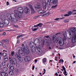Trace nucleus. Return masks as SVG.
<instances>
[{
  "label": "nucleus",
  "instance_id": "1",
  "mask_svg": "<svg viewBox=\"0 0 76 76\" xmlns=\"http://www.w3.org/2000/svg\"><path fill=\"white\" fill-rule=\"evenodd\" d=\"M35 7L37 10H39V11H38V13L43 14H41V16L45 17V16L49 15L48 12H47V11H43L42 10V5L40 3L38 2L37 4V7Z\"/></svg>",
  "mask_w": 76,
  "mask_h": 76
},
{
  "label": "nucleus",
  "instance_id": "2",
  "mask_svg": "<svg viewBox=\"0 0 76 76\" xmlns=\"http://www.w3.org/2000/svg\"><path fill=\"white\" fill-rule=\"evenodd\" d=\"M7 16L8 19H10V20L12 22H17V18L15 14L11 13L10 14V13H8L7 14Z\"/></svg>",
  "mask_w": 76,
  "mask_h": 76
},
{
  "label": "nucleus",
  "instance_id": "3",
  "mask_svg": "<svg viewBox=\"0 0 76 76\" xmlns=\"http://www.w3.org/2000/svg\"><path fill=\"white\" fill-rule=\"evenodd\" d=\"M58 39L59 41L58 42L59 45L61 46H62V45H63L64 42H65L66 40V37L64 36L63 39L61 37H58Z\"/></svg>",
  "mask_w": 76,
  "mask_h": 76
},
{
  "label": "nucleus",
  "instance_id": "4",
  "mask_svg": "<svg viewBox=\"0 0 76 76\" xmlns=\"http://www.w3.org/2000/svg\"><path fill=\"white\" fill-rule=\"evenodd\" d=\"M21 50L23 51H24V53L26 54H28L29 53V51L28 48L26 46L21 47Z\"/></svg>",
  "mask_w": 76,
  "mask_h": 76
},
{
  "label": "nucleus",
  "instance_id": "5",
  "mask_svg": "<svg viewBox=\"0 0 76 76\" xmlns=\"http://www.w3.org/2000/svg\"><path fill=\"white\" fill-rule=\"evenodd\" d=\"M14 12L15 13L16 15V16L15 15V16L16 18H17V20L18 19H20L21 18H22V14H20L19 12V11L15 10L14 11Z\"/></svg>",
  "mask_w": 76,
  "mask_h": 76
},
{
  "label": "nucleus",
  "instance_id": "6",
  "mask_svg": "<svg viewBox=\"0 0 76 76\" xmlns=\"http://www.w3.org/2000/svg\"><path fill=\"white\" fill-rule=\"evenodd\" d=\"M15 57L16 58H18L19 59H20V62H22V60H23V58H21L20 57V56L19 55V53H16L15 54Z\"/></svg>",
  "mask_w": 76,
  "mask_h": 76
},
{
  "label": "nucleus",
  "instance_id": "7",
  "mask_svg": "<svg viewBox=\"0 0 76 76\" xmlns=\"http://www.w3.org/2000/svg\"><path fill=\"white\" fill-rule=\"evenodd\" d=\"M70 31L73 33V35H76V28L75 27L72 28L70 29Z\"/></svg>",
  "mask_w": 76,
  "mask_h": 76
},
{
  "label": "nucleus",
  "instance_id": "8",
  "mask_svg": "<svg viewBox=\"0 0 76 76\" xmlns=\"http://www.w3.org/2000/svg\"><path fill=\"white\" fill-rule=\"evenodd\" d=\"M36 51L37 54H40L41 53V52H42V50L40 48L38 47H36Z\"/></svg>",
  "mask_w": 76,
  "mask_h": 76
},
{
  "label": "nucleus",
  "instance_id": "9",
  "mask_svg": "<svg viewBox=\"0 0 76 76\" xmlns=\"http://www.w3.org/2000/svg\"><path fill=\"white\" fill-rule=\"evenodd\" d=\"M72 43H75L76 42V35H72Z\"/></svg>",
  "mask_w": 76,
  "mask_h": 76
},
{
  "label": "nucleus",
  "instance_id": "10",
  "mask_svg": "<svg viewBox=\"0 0 76 76\" xmlns=\"http://www.w3.org/2000/svg\"><path fill=\"white\" fill-rule=\"evenodd\" d=\"M4 25H5V26H6L7 25H8L10 23L9 21V20L7 19H5L4 20Z\"/></svg>",
  "mask_w": 76,
  "mask_h": 76
},
{
  "label": "nucleus",
  "instance_id": "11",
  "mask_svg": "<svg viewBox=\"0 0 76 76\" xmlns=\"http://www.w3.org/2000/svg\"><path fill=\"white\" fill-rule=\"evenodd\" d=\"M12 63H11L12 64H14V65H15L16 63H17V60H16V58H12Z\"/></svg>",
  "mask_w": 76,
  "mask_h": 76
},
{
  "label": "nucleus",
  "instance_id": "12",
  "mask_svg": "<svg viewBox=\"0 0 76 76\" xmlns=\"http://www.w3.org/2000/svg\"><path fill=\"white\" fill-rule=\"evenodd\" d=\"M34 42L36 45H38V44H39V40L38 39H36L34 41Z\"/></svg>",
  "mask_w": 76,
  "mask_h": 76
},
{
  "label": "nucleus",
  "instance_id": "13",
  "mask_svg": "<svg viewBox=\"0 0 76 76\" xmlns=\"http://www.w3.org/2000/svg\"><path fill=\"white\" fill-rule=\"evenodd\" d=\"M24 60L26 62L29 61L31 60V58L28 56H26L24 57Z\"/></svg>",
  "mask_w": 76,
  "mask_h": 76
},
{
  "label": "nucleus",
  "instance_id": "14",
  "mask_svg": "<svg viewBox=\"0 0 76 76\" xmlns=\"http://www.w3.org/2000/svg\"><path fill=\"white\" fill-rule=\"evenodd\" d=\"M18 10L20 13H23V9L22 7H19L18 8Z\"/></svg>",
  "mask_w": 76,
  "mask_h": 76
},
{
  "label": "nucleus",
  "instance_id": "15",
  "mask_svg": "<svg viewBox=\"0 0 76 76\" xmlns=\"http://www.w3.org/2000/svg\"><path fill=\"white\" fill-rule=\"evenodd\" d=\"M53 39L54 42H56V43L58 42V40L57 39V37H53Z\"/></svg>",
  "mask_w": 76,
  "mask_h": 76
},
{
  "label": "nucleus",
  "instance_id": "16",
  "mask_svg": "<svg viewBox=\"0 0 76 76\" xmlns=\"http://www.w3.org/2000/svg\"><path fill=\"white\" fill-rule=\"evenodd\" d=\"M29 7L31 9V13L32 14H34V13H35V11L34 10V9H33V8L32 7V6L31 5H29Z\"/></svg>",
  "mask_w": 76,
  "mask_h": 76
},
{
  "label": "nucleus",
  "instance_id": "17",
  "mask_svg": "<svg viewBox=\"0 0 76 76\" xmlns=\"http://www.w3.org/2000/svg\"><path fill=\"white\" fill-rule=\"evenodd\" d=\"M66 37L68 38V39H70L72 38V34H71V33L69 32V34L68 35L67 34V33H66Z\"/></svg>",
  "mask_w": 76,
  "mask_h": 76
},
{
  "label": "nucleus",
  "instance_id": "18",
  "mask_svg": "<svg viewBox=\"0 0 76 76\" xmlns=\"http://www.w3.org/2000/svg\"><path fill=\"white\" fill-rule=\"evenodd\" d=\"M62 68L64 70V72L63 73L64 75H65V76H67V74H66V73H67V72H66V68L65 67H64V66H62Z\"/></svg>",
  "mask_w": 76,
  "mask_h": 76
},
{
  "label": "nucleus",
  "instance_id": "19",
  "mask_svg": "<svg viewBox=\"0 0 76 76\" xmlns=\"http://www.w3.org/2000/svg\"><path fill=\"white\" fill-rule=\"evenodd\" d=\"M3 26H6L4 24H3V23L2 20L1 21H0V28H3Z\"/></svg>",
  "mask_w": 76,
  "mask_h": 76
},
{
  "label": "nucleus",
  "instance_id": "20",
  "mask_svg": "<svg viewBox=\"0 0 76 76\" xmlns=\"http://www.w3.org/2000/svg\"><path fill=\"white\" fill-rule=\"evenodd\" d=\"M50 1L51 3H52L54 4H57V0H50Z\"/></svg>",
  "mask_w": 76,
  "mask_h": 76
},
{
  "label": "nucleus",
  "instance_id": "21",
  "mask_svg": "<svg viewBox=\"0 0 76 76\" xmlns=\"http://www.w3.org/2000/svg\"><path fill=\"white\" fill-rule=\"evenodd\" d=\"M0 74L1 75V76H7V73L4 72H2L0 73Z\"/></svg>",
  "mask_w": 76,
  "mask_h": 76
},
{
  "label": "nucleus",
  "instance_id": "22",
  "mask_svg": "<svg viewBox=\"0 0 76 76\" xmlns=\"http://www.w3.org/2000/svg\"><path fill=\"white\" fill-rule=\"evenodd\" d=\"M43 8L44 9H47V4L45 3V2H43L42 3Z\"/></svg>",
  "mask_w": 76,
  "mask_h": 76
},
{
  "label": "nucleus",
  "instance_id": "23",
  "mask_svg": "<svg viewBox=\"0 0 76 76\" xmlns=\"http://www.w3.org/2000/svg\"><path fill=\"white\" fill-rule=\"evenodd\" d=\"M24 11L25 13H28L29 11V10L28 8L26 7L25 8Z\"/></svg>",
  "mask_w": 76,
  "mask_h": 76
},
{
  "label": "nucleus",
  "instance_id": "24",
  "mask_svg": "<svg viewBox=\"0 0 76 76\" xmlns=\"http://www.w3.org/2000/svg\"><path fill=\"white\" fill-rule=\"evenodd\" d=\"M51 42V40H45L44 42V43H45L46 44H50Z\"/></svg>",
  "mask_w": 76,
  "mask_h": 76
},
{
  "label": "nucleus",
  "instance_id": "25",
  "mask_svg": "<svg viewBox=\"0 0 76 76\" xmlns=\"http://www.w3.org/2000/svg\"><path fill=\"white\" fill-rule=\"evenodd\" d=\"M45 3L46 4H48V5H49V6H50V1H49V0H45Z\"/></svg>",
  "mask_w": 76,
  "mask_h": 76
},
{
  "label": "nucleus",
  "instance_id": "26",
  "mask_svg": "<svg viewBox=\"0 0 76 76\" xmlns=\"http://www.w3.org/2000/svg\"><path fill=\"white\" fill-rule=\"evenodd\" d=\"M4 58V61L7 62V61H8V60H9V58H8L7 56Z\"/></svg>",
  "mask_w": 76,
  "mask_h": 76
},
{
  "label": "nucleus",
  "instance_id": "27",
  "mask_svg": "<svg viewBox=\"0 0 76 76\" xmlns=\"http://www.w3.org/2000/svg\"><path fill=\"white\" fill-rule=\"evenodd\" d=\"M40 26V27H41V26H42V23H39L37 25H34V28H35L36 27H37V26Z\"/></svg>",
  "mask_w": 76,
  "mask_h": 76
},
{
  "label": "nucleus",
  "instance_id": "28",
  "mask_svg": "<svg viewBox=\"0 0 76 76\" xmlns=\"http://www.w3.org/2000/svg\"><path fill=\"white\" fill-rule=\"evenodd\" d=\"M2 70L3 72H7V68L6 67H5L2 69Z\"/></svg>",
  "mask_w": 76,
  "mask_h": 76
},
{
  "label": "nucleus",
  "instance_id": "29",
  "mask_svg": "<svg viewBox=\"0 0 76 76\" xmlns=\"http://www.w3.org/2000/svg\"><path fill=\"white\" fill-rule=\"evenodd\" d=\"M2 42H6L7 44H8L9 43V40L8 39H5L2 40Z\"/></svg>",
  "mask_w": 76,
  "mask_h": 76
},
{
  "label": "nucleus",
  "instance_id": "30",
  "mask_svg": "<svg viewBox=\"0 0 76 76\" xmlns=\"http://www.w3.org/2000/svg\"><path fill=\"white\" fill-rule=\"evenodd\" d=\"M8 74L10 75H13L14 74V72L13 71H11L9 72Z\"/></svg>",
  "mask_w": 76,
  "mask_h": 76
},
{
  "label": "nucleus",
  "instance_id": "31",
  "mask_svg": "<svg viewBox=\"0 0 76 76\" xmlns=\"http://www.w3.org/2000/svg\"><path fill=\"white\" fill-rule=\"evenodd\" d=\"M2 56H3V58H4L5 57H7V54L5 53H2Z\"/></svg>",
  "mask_w": 76,
  "mask_h": 76
},
{
  "label": "nucleus",
  "instance_id": "32",
  "mask_svg": "<svg viewBox=\"0 0 76 76\" xmlns=\"http://www.w3.org/2000/svg\"><path fill=\"white\" fill-rule=\"evenodd\" d=\"M10 70H14L15 69V68L14 67V66H12L10 68Z\"/></svg>",
  "mask_w": 76,
  "mask_h": 76
},
{
  "label": "nucleus",
  "instance_id": "33",
  "mask_svg": "<svg viewBox=\"0 0 76 76\" xmlns=\"http://www.w3.org/2000/svg\"><path fill=\"white\" fill-rule=\"evenodd\" d=\"M6 62L5 61H4L2 62V65L3 66H6Z\"/></svg>",
  "mask_w": 76,
  "mask_h": 76
},
{
  "label": "nucleus",
  "instance_id": "34",
  "mask_svg": "<svg viewBox=\"0 0 76 76\" xmlns=\"http://www.w3.org/2000/svg\"><path fill=\"white\" fill-rule=\"evenodd\" d=\"M57 6L58 5L56 4L55 6H52V9H56V7H57Z\"/></svg>",
  "mask_w": 76,
  "mask_h": 76
},
{
  "label": "nucleus",
  "instance_id": "35",
  "mask_svg": "<svg viewBox=\"0 0 76 76\" xmlns=\"http://www.w3.org/2000/svg\"><path fill=\"white\" fill-rule=\"evenodd\" d=\"M11 56H14V54H15V52L13 51H12L11 53Z\"/></svg>",
  "mask_w": 76,
  "mask_h": 76
},
{
  "label": "nucleus",
  "instance_id": "36",
  "mask_svg": "<svg viewBox=\"0 0 76 76\" xmlns=\"http://www.w3.org/2000/svg\"><path fill=\"white\" fill-rule=\"evenodd\" d=\"M43 63H45L47 61V59L46 58H45L43 59Z\"/></svg>",
  "mask_w": 76,
  "mask_h": 76
},
{
  "label": "nucleus",
  "instance_id": "37",
  "mask_svg": "<svg viewBox=\"0 0 76 76\" xmlns=\"http://www.w3.org/2000/svg\"><path fill=\"white\" fill-rule=\"evenodd\" d=\"M33 47L34 46H32L31 48V51H32V53H34V50L33 49Z\"/></svg>",
  "mask_w": 76,
  "mask_h": 76
},
{
  "label": "nucleus",
  "instance_id": "38",
  "mask_svg": "<svg viewBox=\"0 0 76 76\" xmlns=\"http://www.w3.org/2000/svg\"><path fill=\"white\" fill-rule=\"evenodd\" d=\"M10 66H11V64H10L8 63L7 64V66L8 67H10Z\"/></svg>",
  "mask_w": 76,
  "mask_h": 76
},
{
  "label": "nucleus",
  "instance_id": "39",
  "mask_svg": "<svg viewBox=\"0 0 76 76\" xmlns=\"http://www.w3.org/2000/svg\"><path fill=\"white\" fill-rule=\"evenodd\" d=\"M56 36H58V37H60V36L61 35V34H60V33H58L56 34Z\"/></svg>",
  "mask_w": 76,
  "mask_h": 76
},
{
  "label": "nucleus",
  "instance_id": "40",
  "mask_svg": "<svg viewBox=\"0 0 76 76\" xmlns=\"http://www.w3.org/2000/svg\"><path fill=\"white\" fill-rule=\"evenodd\" d=\"M1 17L2 19H4L6 18V16L4 15H2Z\"/></svg>",
  "mask_w": 76,
  "mask_h": 76
},
{
  "label": "nucleus",
  "instance_id": "41",
  "mask_svg": "<svg viewBox=\"0 0 76 76\" xmlns=\"http://www.w3.org/2000/svg\"><path fill=\"white\" fill-rule=\"evenodd\" d=\"M16 66L17 67H19V66H20V65L17 62L16 63Z\"/></svg>",
  "mask_w": 76,
  "mask_h": 76
},
{
  "label": "nucleus",
  "instance_id": "42",
  "mask_svg": "<svg viewBox=\"0 0 76 76\" xmlns=\"http://www.w3.org/2000/svg\"><path fill=\"white\" fill-rule=\"evenodd\" d=\"M9 60L10 63H12V59L10 57H9Z\"/></svg>",
  "mask_w": 76,
  "mask_h": 76
},
{
  "label": "nucleus",
  "instance_id": "43",
  "mask_svg": "<svg viewBox=\"0 0 76 76\" xmlns=\"http://www.w3.org/2000/svg\"><path fill=\"white\" fill-rule=\"evenodd\" d=\"M21 56H24L25 55V53H22L21 52V53L20 54Z\"/></svg>",
  "mask_w": 76,
  "mask_h": 76
},
{
  "label": "nucleus",
  "instance_id": "44",
  "mask_svg": "<svg viewBox=\"0 0 76 76\" xmlns=\"http://www.w3.org/2000/svg\"><path fill=\"white\" fill-rule=\"evenodd\" d=\"M68 22H69V20H64V22L65 23Z\"/></svg>",
  "mask_w": 76,
  "mask_h": 76
},
{
  "label": "nucleus",
  "instance_id": "45",
  "mask_svg": "<svg viewBox=\"0 0 76 76\" xmlns=\"http://www.w3.org/2000/svg\"><path fill=\"white\" fill-rule=\"evenodd\" d=\"M13 26V27H15V28H18V26L17 25H14Z\"/></svg>",
  "mask_w": 76,
  "mask_h": 76
},
{
  "label": "nucleus",
  "instance_id": "46",
  "mask_svg": "<svg viewBox=\"0 0 76 76\" xmlns=\"http://www.w3.org/2000/svg\"><path fill=\"white\" fill-rule=\"evenodd\" d=\"M18 52L19 53V54H21V53H22V51H21V50H20V49H19Z\"/></svg>",
  "mask_w": 76,
  "mask_h": 76
},
{
  "label": "nucleus",
  "instance_id": "47",
  "mask_svg": "<svg viewBox=\"0 0 76 76\" xmlns=\"http://www.w3.org/2000/svg\"><path fill=\"white\" fill-rule=\"evenodd\" d=\"M23 35H19V36H18L17 37V38L19 39V38H20L21 37H22Z\"/></svg>",
  "mask_w": 76,
  "mask_h": 76
},
{
  "label": "nucleus",
  "instance_id": "48",
  "mask_svg": "<svg viewBox=\"0 0 76 76\" xmlns=\"http://www.w3.org/2000/svg\"><path fill=\"white\" fill-rule=\"evenodd\" d=\"M68 14H69V15L70 16V15H71V14H72V12L69 11L68 12Z\"/></svg>",
  "mask_w": 76,
  "mask_h": 76
},
{
  "label": "nucleus",
  "instance_id": "49",
  "mask_svg": "<svg viewBox=\"0 0 76 76\" xmlns=\"http://www.w3.org/2000/svg\"><path fill=\"white\" fill-rule=\"evenodd\" d=\"M64 16H69V14H65L64 15Z\"/></svg>",
  "mask_w": 76,
  "mask_h": 76
},
{
  "label": "nucleus",
  "instance_id": "50",
  "mask_svg": "<svg viewBox=\"0 0 76 76\" xmlns=\"http://www.w3.org/2000/svg\"><path fill=\"white\" fill-rule=\"evenodd\" d=\"M3 43L2 42H0V46H2V45H3Z\"/></svg>",
  "mask_w": 76,
  "mask_h": 76
},
{
  "label": "nucleus",
  "instance_id": "51",
  "mask_svg": "<svg viewBox=\"0 0 76 76\" xmlns=\"http://www.w3.org/2000/svg\"><path fill=\"white\" fill-rule=\"evenodd\" d=\"M39 16V15L37 16L36 17H34V19H37V18H38Z\"/></svg>",
  "mask_w": 76,
  "mask_h": 76
},
{
  "label": "nucleus",
  "instance_id": "52",
  "mask_svg": "<svg viewBox=\"0 0 76 76\" xmlns=\"http://www.w3.org/2000/svg\"><path fill=\"white\" fill-rule=\"evenodd\" d=\"M3 47L4 48V47H6V45H5L3 43V44L2 45Z\"/></svg>",
  "mask_w": 76,
  "mask_h": 76
},
{
  "label": "nucleus",
  "instance_id": "53",
  "mask_svg": "<svg viewBox=\"0 0 76 76\" xmlns=\"http://www.w3.org/2000/svg\"><path fill=\"white\" fill-rule=\"evenodd\" d=\"M38 29V28H34V31H37V29Z\"/></svg>",
  "mask_w": 76,
  "mask_h": 76
},
{
  "label": "nucleus",
  "instance_id": "54",
  "mask_svg": "<svg viewBox=\"0 0 76 76\" xmlns=\"http://www.w3.org/2000/svg\"><path fill=\"white\" fill-rule=\"evenodd\" d=\"M9 2L7 1V6H8V5H9Z\"/></svg>",
  "mask_w": 76,
  "mask_h": 76
},
{
  "label": "nucleus",
  "instance_id": "55",
  "mask_svg": "<svg viewBox=\"0 0 76 76\" xmlns=\"http://www.w3.org/2000/svg\"><path fill=\"white\" fill-rule=\"evenodd\" d=\"M45 37L46 38H48L50 37V36H45Z\"/></svg>",
  "mask_w": 76,
  "mask_h": 76
},
{
  "label": "nucleus",
  "instance_id": "56",
  "mask_svg": "<svg viewBox=\"0 0 76 76\" xmlns=\"http://www.w3.org/2000/svg\"><path fill=\"white\" fill-rule=\"evenodd\" d=\"M59 19V18H56L54 20H58Z\"/></svg>",
  "mask_w": 76,
  "mask_h": 76
},
{
  "label": "nucleus",
  "instance_id": "57",
  "mask_svg": "<svg viewBox=\"0 0 76 76\" xmlns=\"http://www.w3.org/2000/svg\"><path fill=\"white\" fill-rule=\"evenodd\" d=\"M55 75L56 76H58V74H57V73L56 72V73H55Z\"/></svg>",
  "mask_w": 76,
  "mask_h": 76
},
{
  "label": "nucleus",
  "instance_id": "58",
  "mask_svg": "<svg viewBox=\"0 0 76 76\" xmlns=\"http://www.w3.org/2000/svg\"><path fill=\"white\" fill-rule=\"evenodd\" d=\"M16 71L17 72H19V70L18 69H16Z\"/></svg>",
  "mask_w": 76,
  "mask_h": 76
},
{
  "label": "nucleus",
  "instance_id": "59",
  "mask_svg": "<svg viewBox=\"0 0 76 76\" xmlns=\"http://www.w3.org/2000/svg\"><path fill=\"white\" fill-rule=\"evenodd\" d=\"M76 12V10H73L72 11L73 13H74V12Z\"/></svg>",
  "mask_w": 76,
  "mask_h": 76
},
{
  "label": "nucleus",
  "instance_id": "60",
  "mask_svg": "<svg viewBox=\"0 0 76 76\" xmlns=\"http://www.w3.org/2000/svg\"><path fill=\"white\" fill-rule=\"evenodd\" d=\"M3 52H7V50H3Z\"/></svg>",
  "mask_w": 76,
  "mask_h": 76
},
{
  "label": "nucleus",
  "instance_id": "61",
  "mask_svg": "<svg viewBox=\"0 0 76 76\" xmlns=\"http://www.w3.org/2000/svg\"><path fill=\"white\" fill-rule=\"evenodd\" d=\"M6 34V33L5 32H4L3 33V34L4 35H5Z\"/></svg>",
  "mask_w": 76,
  "mask_h": 76
},
{
  "label": "nucleus",
  "instance_id": "62",
  "mask_svg": "<svg viewBox=\"0 0 76 76\" xmlns=\"http://www.w3.org/2000/svg\"><path fill=\"white\" fill-rule=\"evenodd\" d=\"M4 31L3 29H1V30H0V32H1V31Z\"/></svg>",
  "mask_w": 76,
  "mask_h": 76
},
{
  "label": "nucleus",
  "instance_id": "63",
  "mask_svg": "<svg viewBox=\"0 0 76 76\" xmlns=\"http://www.w3.org/2000/svg\"><path fill=\"white\" fill-rule=\"evenodd\" d=\"M34 68H35V66H33L32 70H34Z\"/></svg>",
  "mask_w": 76,
  "mask_h": 76
},
{
  "label": "nucleus",
  "instance_id": "64",
  "mask_svg": "<svg viewBox=\"0 0 76 76\" xmlns=\"http://www.w3.org/2000/svg\"><path fill=\"white\" fill-rule=\"evenodd\" d=\"M0 55H1V56H3V54H2L1 52L0 53Z\"/></svg>",
  "mask_w": 76,
  "mask_h": 76
}]
</instances>
